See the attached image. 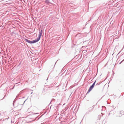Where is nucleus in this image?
I'll use <instances>...</instances> for the list:
<instances>
[{"label": "nucleus", "mask_w": 124, "mask_h": 124, "mask_svg": "<svg viewBox=\"0 0 124 124\" xmlns=\"http://www.w3.org/2000/svg\"><path fill=\"white\" fill-rule=\"evenodd\" d=\"M95 82V81L93 84L90 87L87 93H88L92 89L94 86Z\"/></svg>", "instance_id": "f257e3e1"}, {"label": "nucleus", "mask_w": 124, "mask_h": 124, "mask_svg": "<svg viewBox=\"0 0 124 124\" xmlns=\"http://www.w3.org/2000/svg\"><path fill=\"white\" fill-rule=\"evenodd\" d=\"M40 39L39 38H37V39L33 40L32 41V43H34L36 42H37Z\"/></svg>", "instance_id": "f03ea898"}, {"label": "nucleus", "mask_w": 124, "mask_h": 124, "mask_svg": "<svg viewBox=\"0 0 124 124\" xmlns=\"http://www.w3.org/2000/svg\"><path fill=\"white\" fill-rule=\"evenodd\" d=\"M25 40L26 42H28L29 43H32L33 42H32V41H30L28 39H25Z\"/></svg>", "instance_id": "7ed1b4c3"}, {"label": "nucleus", "mask_w": 124, "mask_h": 124, "mask_svg": "<svg viewBox=\"0 0 124 124\" xmlns=\"http://www.w3.org/2000/svg\"><path fill=\"white\" fill-rule=\"evenodd\" d=\"M42 31H41L39 32V36L38 38L40 39L41 36L42 35Z\"/></svg>", "instance_id": "20e7f679"}, {"label": "nucleus", "mask_w": 124, "mask_h": 124, "mask_svg": "<svg viewBox=\"0 0 124 124\" xmlns=\"http://www.w3.org/2000/svg\"><path fill=\"white\" fill-rule=\"evenodd\" d=\"M123 113V111H122L119 112V116H121Z\"/></svg>", "instance_id": "39448f33"}]
</instances>
